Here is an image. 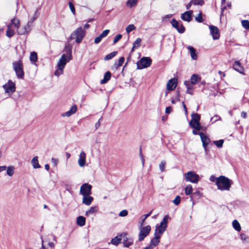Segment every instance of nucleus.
Returning a JSON list of instances; mask_svg holds the SVG:
<instances>
[{"mask_svg": "<svg viewBox=\"0 0 249 249\" xmlns=\"http://www.w3.org/2000/svg\"><path fill=\"white\" fill-rule=\"evenodd\" d=\"M215 184L218 189L221 191H229L232 184V181L225 176H220L217 178Z\"/></svg>", "mask_w": 249, "mask_h": 249, "instance_id": "f257e3e1", "label": "nucleus"}, {"mask_svg": "<svg viewBox=\"0 0 249 249\" xmlns=\"http://www.w3.org/2000/svg\"><path fill=\"white\" fill-rule=\"evenodd\" d=\"M171 219L168 215H166L164 216L163 218L160 222V224H157L156 226V228L155 230V233H157L160 236L163 233V232L166 231L167 224H168V219Z\"/></svg>", "mask_w": 249, "mask_h": 249, "instance_id": "f03ea898", "label": "nucleus"}, {"mask_svg": "<svg viewBox=\"0 0 249 249\" xmlns=\"http://www.w3.org/2000/svg\"><path fill=\"white\" fill-rule=\"evenodd\" d=\"M13 68L18 79H23L24 77L23 66L21 60L13 62Z\"/></svg>", "mask_w": 249, "mask_h": 249, "instance_id": "7ed1b4c3", "label": "nucleus"}, {"mask_svg": "<svg viewBox=\"0 0 249 249\" xmlns=\"http://www.w3.org/2000/svg\"><path fill=\"white\" fill-rule=\"evenodd\" d=\"M85 31L82 27H80L71 33L70 36V39L71 40L75 39V42L77 43H80L85 36Z\"/></svg>", "mask_w": 249, "mask_h": 249, "instance_id": "20e7f679", "label": "nucleus"}, {"mask_svg": "<svg viewBox=\"0 0 249 249\" xmlns=\"http://www.w3.org/2000/svg\"><path fill=\"white\" fill-rule=\"evenodd\" d=\"M152 64V60L149 57H142L137 63V67L138 69H142L148 68L151 66Z\"/></svg>", "mask_w": 249, "mask_h": 249, "instance_id": "39448f33", "label": "nucleus"}, {"mask_svg": "<svg viewBox=\"0 0 249 249\" xmlns=\"http://www.w3.org/2000/svg\"><path fill=\"white\" fill-rule=\"evenodd\" d=\"M184 177L186 181L193 183H197L200 179L198 175L193 171H189L185 173Z\"/></svg>", "mask_w": 249, "mask_h": 249, "instance_id": "423d86ee", "label": "nucleus"}, {"mask_svg": "<svg viewBox=\"0 0 249 249\" xmlns=\"http://www.w3.org/2000/svg\"><path fill=\"white\" fill-rule=\"evenodd\" d=\"M151 231V227L149 225L145 227H141L140 229L138 240L140 242L143 240L150 233Z\"/></svg>", "mask_w": 249, "mask_h": 249, "instance_id": "0eeeda50", "label": "nucleus"}, {"mask_svg": "<svg viewBox=\"0 0 249 249\" xmlns=\"http://www.w3.org/2000/svg\"><path fill=\"white\" fill-rule=\"evenodd\" d=\"M6 93L12 94L16 90L15 84L11 80H9L7 83L2 86Z\"/></svg>", "mask_w": 249, "mask_h": 249, "instance_id": "6e6552de", "label": "nucleus"}, {"mask_svg": "<svg viewBox=\"0 0 249 249\" xmlns=\"http://www.w3.org/2000/svg\"><path fill=\"white\" fill-rule=\"evenodd\" d=\"M92 186L89 183H84L80 187V194L82 196L91 194Z\"/></svg>", "mask_w": 249, "mask_h": 249, "instance_id": "1a4fd4ad", "label": "nucleus"}, {"mask_svg": "<svg viewBox=\"0 0 249 249\" xmlns=\"http://www.w3.org/2000/svg\"><path fill=\"white\" fill-rule=\"evenodd\" d=\"M171 23L172 26L175 28L178 32L180 34L183 33L185 31V28L183 25V24L181 23H180L178 21L175 19L173 18L171 21Z\"/></svg>", "mask_w": 249, "mask_h": 249, "instance_id": "9d476101", "label": "nucleus"}, {"mask_svg": "<svg viewBox=\"0 0 249 249\" xmlns=\"http://www.w3.org/2000/svg\"><path fill=\"white\" fill-rule=\"evenodd\" d=\"M123 243L125 247L128 248L132 245L133 243V240L131 238H128L126 233H123L121 234Z\"/></svg>", "mask_w": 249, "mask_h": 249, "instance_id": "9b49d317", "label": "nucleus"}, {"mask_svg": "<svg viewBox=\"0 0 249 249\" xmlns=\"http://www.w3.org/2000/svg\"><path fill=\"white\" fill-rule=\"evenodd\" d=\"M211 35L212 36L213 39H218L220 37L219 30L218 28L213 25H210Z\"/></svg>", "mask_w": 249, "mask_h": 249, "instance_id": "f8f14e48", "label": "nucleus"}, {"mask_svg": "<svg viewBox=\"0 0 249 249\" xmlns=\"http://www.w3.org/2000/svg\"><path fill=\"white\" fill-rule=\"evenodd\" d=\"M200 137L202 142V145L203 147H204V150L205 152H207L208 151L207 146L209 145L211 142L210 139L206 135H205L203 133H200Z\"/></svg>", "mask_w": 249, "mask_h": 249, "instance_id": "ddd939ff", "label": "nucleus"}, {"mask_svg": "<svg viewBox=\"0 0 249 249\" xmlns=\"http://www.w3.org/2000/svg\"><path fill=\"white\" fill-rule=\"evenodd\" d=\"M193 11L190 10L181 14V18L185 21L190 22L192 20Z\"/></svg>", "mask_w": 249, "mask_h": 249, "instance_id": "4468645a", "label": "nucleus"}, {"mask_svg": "<svg viewBox=\"0 0 249 249\" xmlns=\"http://www.w3.org/2000/svg\"><path fill=\"white\" fill-rule=\"evenodd\" d=\"M178 84V80L176 78L170 79L167 83V89L168 90H173L177 87Z\"/></svg>", "mask_w": 249, "mask_h": 249, "instance_id": "2eb2a0df", "label": "nucleus"}, {"mask_svg": "<svg viewBox=\"0 0 249 249\" xmlns=\"http://www.w3.org/2000/svg\"><path fill=\"white\" fill-rule=\"evenodd\" d=\"M70 60H69V59L67 58L65 54H63L59 60L57 67H59L64 69L66 63Z\"/></svg>", "mask_w": 249, "mask_h": 249, "instance_id": "dca6fc26", "label": "nucleus"}, {"mask_svg": "<svg viewBox=\"0 0 249 249\" xmlns=\"http://www.w3.org/2000/svg\"><path fill=\"white\" fill-rule=\"evenodd\" d=\"M31 30V25L27 23V24L22 27L19 26L18 28H17V32L18 35H24L25 33L29 32Z\"/></svg>", "mask_w": 249, "mask_h": 249, "instance_id": "f3484780", "label": "nucleus"}, {"mask_svg": "<svg viewBox=\"0 0 249 249\" xmlns=\"http://www.w3.org/2000/svg\"><path fill=\"white\" fill-rule=\"evenodd\" d=\"M86 154L84 151H82L79 156L78 160V163L80 167H84L86 164Z\"/></svg>", "mask_w": 249, "mask_h": 249, "instance_id": "a211bd4d", "label": "nucleus"}, {"mask_svg": "<svg viewBox=\"0 0 249 249\" xmlns=\"http://www.w3.org/2000/svg\"><path fill=\"white\" fill-rule=\"evenodd\" d=\"M161 236L154 233V237L151 239L150 245L154 248L158 246L160 242V238Z\"/></svg>", "mask_w": 249, "mask_h": 249, "instance_id": "6ab92c4d", "label": "nucleus"}, {"mask_svg": "<svg viewBox=\"0 0 249 249\" xmlns=\"http://www.w3.org/2000/svg\"><path fill=\"white\" fill-rule=\"evenodd\" d=\"M83 196L82 202L87 206L90 205L94 199L90 195Z\"/></svg>", "mask_w": 249, "mask_h": 249, "instance_id": "aec40b11", "label": "nucleus"}, {"mask_svg": "<svg viewBox=\"0 0 249 249\" xmlns=\"http://www.w3.org/2000/svg\"><path fill=\"white\" fill-rule=\"evenodd\" d=\"M187 48L189 51L192 59L196 60L197 59V54L196 50L191 46H187Z\"/></svg>", "mask_w": 249, "mask_h": 249, "instance_id": "412c9836", "label": "nucleus"}, {"mask_svg": "<svg viewBox=\"0 0 249 249\" xmlns=\"http://www.w3.org/2000/svg\"><path fill=\"white\" fill-rule=\"evenodd\" d=\"M77 110V106L75 105H73L69 111L63 113L62 116L63 117H65V116L70 117L71 115L75 113L76 112Z\"/></svg>", "mask_w": 249, "mask_h": 249, "instance_id": "4be33fe9", "label": "nucleus"}, {"mask_svg": "<svg viewBox=\"0 0 249 249\" xmlns=\"http://www.w3.org/2000/svg\"><path fill=\"white\" fill-rule=\"evenodd\" d=\"M66 52V55L68 56L69 60H71L72 59V48L70 44L66 45L64 49Z\"/></svg>", "mask_w": 249, "mask_h": 249, "instance_id": "5701e85b", "label": "nucleus"}, {"mask_svg": "<svg viewBox=\"0 0 249 249\" xmlns=\"http://www.w3.org/2000/svg\"><path fill=\"white\" fill-rule=\"evenodd\" d=\"M233 68L236 71L243 73L244 71V68L241 66V63L238 61H236L233 64Z\"/></svg>", "mask_w": 249, "mask_h": 249, "instance_id": "b1692460", "label": "nucleus"}, {"mask_svg": "<svg viewBox=\"0 0 249 249\" xmlns=\"http://www.w3.org/2000/svg\"><path fill=\"white\" fill-rule=\"evenodd\" d=\"M111 73L110 71H107L105 73L104 78L101 80L100 83L104 84L107 83L110 79Z\"/></svg>", "mask_w": 249, "mask_h": 249, "instance_id": "393cba45", "label": "nucleus"}, {"mask_svg": "<svg viewBox=\"0 0 249 249\" xmlns=\"http://www.w3.org/2000/svg\"><path fill=\"white\" fill-rule=\"evenodd\" d=\"M201 80V77L197 74H194L192 75L190 78V83L192 85L196 84L198 81Z\"/></svg>", "mask_w": 249, "mask_h": 249, "instance_id": "a878e982", "label": "nucleus"}, {"mask_svg": "<svg viewBox=\"0 0 249 249\" xmlns=\"http://www.w3.org/2000/svg\"><path fill=\"white\" fill-rule=\"evenodd\" d=\"M33 168L35 169L39 168L40 167V165L38 163V157L37 156L34 157L31 160Z\"/></svg>", "mask_w": 249, "mask_h": 249, "instance_id": "bb28decb", "label": "nucleus"}, {"mask_svg": "<svg viewBox=\"0 0 249 249\" xmlns=\"http://www.w3.org/2000/svg\"><path fill=\"white\" fill-rule=\"evenodd\" d=\"M14 34L15 31L11 28V25L10 24H9L7 26V29L6 31V35L7 36L10 38L14 36Z\"/></svg>", "mask_w": 249, "mask_h": 249, "instance_id": "cd10ccee", "label": "nucleus"}, {"mask_svg": "<svg viewBox=\"0 0 249 249\" xmlns=\"http://www.w3.org/2000/svg\"><path fill=\"white\" fill-rule=\"evenodd\" d=\"M86 218L82 216H79L77 218V224L81 227L85 225Z\"/></svg>", "mask_w": 249, "mask_h": 249, "instance_id": "c85d7f7f", "label": "nucleus"}, {"mask_svg": "<svg viewBox=\"0 0 249 249\" xmlns=\"http://www.w3.org/2000/svg\"><path fill=\"white\" fill-rule=\"evenodd\" d=\"M122 238L121 234L115 237L111 240V243L114 245H118L122 241Z\"/></svg>", "mask_w": 249, "mask_h": 249, "instance_id": "c756f323", "label": "nucleus"}, {"mask_svg": "<svg viewBox=\"0 0 249 249\" xmlns=\"http://www.w3.org/2000/svg\"><path fill=\"white\" fill-rule=\"evenodd\" d=\"M191 117H192V119L191 120V124L193 123V121H194L196 122H199L200 120V116L198 114L196 113H193L191 115Z\"/></svg>", "mask_w": 249, "mask_h": 249, "instance_id": "7c9ffc66", "label": "nucleus"}, {"mask_svg": "<svg viewBox=\"0 0 249 249\" xmlns=\"http://www.w3.org/2000/svg\"><path fill=\"white\" fill-rule=\"evenodd\" d=\"M39 9H40V8H38L36 9L33 17L28 22V23H29L31 26L33 22L38 17V16L39 15V13H38V11L39 10Z\"/></svg>", "mask_w": 249, "mask_h": 249, "instance_id": "2f4dec72", "label": "nucleus"}, {"mask_svg": "<svg viewBox=\"0 0 249 249\" xmlns=\"http://www.w3.org/2000/svg\"><path fill=\"white\" fill-rule=\"evenodd\" d=\"M98 207H97V206L91 207L90 208V209L89 210L86 211L85 214L87 216H89L90 214L94 213L97 212L98 211Z\"/></svg>", "mask_w": 249, "mask_h": 249, "instance_id": "473e14b6", "label": "nucleus"}, {"mask_svg": "<svg viewBox=\"0 0 249 249\" xmlns=\"http://www.w3.org/2000/svg\"><path fill=\"white\" fill-rule=\"evenodd\" d=\"M141 41L142 40L140 38H137L136 39V40L133 43L131 52H133L135 48H138L140 46Z\"/></svg>", "mask_w": 249, "mask_h": 249, "instance_id": "72a5a7b5", "label": "nucleus"}, {"mask_svg": "<svg viewBox=\"0 0 249 249\" xmlns=\"http://www.w3.org/2000/svg\"><path fill=\"white\" fill-rule=\"evenodd\" d=\"M30 60L33 64L35 63L37 61V53L36 52H33L31 53L30 56Z\"/></svg>", "mask_w": 249, "mask_h": 249, "instance_id": "f704fd0d", "label": "nucleus"}, {"mask_svg": "<svg viewBox=\"0 0 249 249\" xmlns=\"http://www.w3.org/2000/svg\"><path fill=\"white\" fill-rule=\"evenodd\" d=\"M232 224L233 227L236 231H241V228L240 225L237 220H234L232 221Z\"/></svg>", "mask_w": 249, "mask_h": 249, "instance_id": "c9c22d12", "label": "nucleus"}, {"mask_svg": "<svg viewBox=\"0 0 249 249\" xmlns=\"http://www.w3.org/2000/svg\"><path fill=\"white\" fill-rule=\"evenodd\" d=\"M137 1L138 0H128L126 5L127 7L131 8L137 4Z\"/></svg>", "mask_w": 249, "mask_h": 249, "instance_id": "e433bc0d", "label": "nucleus"}, {"mask_svg": "<svg viewBox=\"0 0 249 249\" xmlns=\"http://www.w3.org/2000/svg\"><path fill=\"white\" fill-rule=\"evenodd\" d=\"M12 24L13 25H14V26L17 29V28H18L19 25H20V23H19V20L18 19H16L15 18L12 19L11 20V23H10V24Z\"/></svg>", "mask_w": 249, "mask_h": 249, "instance_id": "4c0bfd02", "label": "nucleus"}, {"mask_svg": "<svg viewBox=\"0 0 249 249\" xmlns=\"http://www.w3.org/2000/svg\"><path fill=\"white\" fill-rule=\"evenodd\" d=\"M117 53V52L114 51L113 52L108 54H107L105 57L104 58V59L105 60H108L109 59H111L113 57H114Z\"/></svg>", "mask_w": 249, "mask_h": 249, "instance_id": "58836bf2", "label": "nucleus"}, {"mask_svg": "<svg viewBox=\"0 0 249 249\" xmlns=\"http://www.w3.org/2000/svg\"><path fill=\"white\" fill-rule=\"evenodd\" d=\"M193 191V188L191 185H188L185 189V193L186 195H189L192 194Z\"/></svg>", "mask_w": 249, "mask_h": 249, "instance_id": "ea45409f", "label": "nucleus"}, {"mask_svg": "<svg viewBox=\"0 0 249 249\" xmlns=\"http://www.w3.org/2000/svg\"><path fill=\"white\" fill-rule=\"evenodd\" d=\"M7 174L9 176H12L14 174V168L13 166H9L7 167Z\"/></svg>", "mask_w": 249, "mask_h": 249, "instance_id": "a19ab883", "label": "nucleus"}, {"mask_svg": "<svg viewBox=\"0 0 249 249\" xmlns=\"http://www.w3.org/2000/svg\"><path fill=\"white\" fill-rule=\"evenodd\" d=\"M63 69L57 67V69L55 70L54 74L55 76H59L60 75L63 74Z\"/></svg>", "mask_w": 249, "mask_h": 249, "instance_id": "79ce46f5", "label": "nucleus"}, {"mask_svg": "<svg viewBox=\"0 0 249 249\" xmlns=\"http://www.w3.org/2000/svg\"><path fill=\"white\" fill-rule=\"evenodd\" d=\"M213 143L218 148H221L223 146L224 140H220L218 141H213Z\"/></svg>", "mask_w": 249, "mask_h": 249, "instance_id": "37998d69", "label": "nucleus"}, {"mask_svg": "<svg viewBox=\"0 0 249 249\" xmlns=\"http://www.w3.org/2000/svg\"><path fill=\"white\" fill-rule=\"evenodd\" d=\"M136 28L135 26L133 24H129L126 28V32L127 33H129L132 31L135 30Z\"/></svg>", "mask_w": 249, "mask_h": 249, "instance_id": "c03bdc74", "label": "nucleus"}, {"mask_svg": "<svg viewBox=\"0 0 249 249\" xmlns=\"http://www.w3.org/2000/svg\"><path fill=\"white\" fill-rule=\"evenodd\" d=\"M166 164V162L165 160H162L160 162V163L159 165V168H160V170L161 172L164 171V168H165Z\"/></svg>", "mask_w": 249, "mask_h": 249, "instance_id": "a18cd8bd", "label": "nucleus"}, {"mask_svg": "<svg viewBox=\"0 0 249 249\" xmlns=\"http://www.w3.org/2000/svg\"><path fill=\"white\" fill-rule=\"evenodd\" d=\"M242 25L246 29H249V21L248 20H243L242 21Z\"/></svg>", "mask_w": 249, "mask_h": 249, "instance_id": "49530a36", "label": "nucleus"}, {"mask_svg": "<svg viewBox=\"0 0 249 249\" xmlns=\"http://www.w3.org/2000/svg\"><path fill=\"white\" fill-rule=\"evenodd\" d=\"M181 197L179 196H177L173 200V202L176 205H178L180 203Z\"/></svg>", "mask_w": 249, "mask_h": 249, "instance_id": "de8ad7c7", "label": "nucleus"}, {"mask_svg": "<svg viewBox=\"0 0 249 249\" xmlns=\"http://www.w3.org/2000/svg\"><path fill=\"white\" fill-rule=\"evenodd\" d=\"M193 4L195 5H202L204 3L203 0H191Z\"/></svg>", "mask_w": 249, "mask_h": 249, "instance_id": "09e8293b", "label": "nucleus"}, {"mask_svg": "<svg viewBox=\"0 0 249 249\" xmlns=\"http://www.w3.org/2000/svg\"><path fill=\"white\" fill-rule=\"evenodd\" d=\"M195 19L196 20V21L199 23H201L204 21V19L202 16L201 12H200L198 16L196 17Z\"/></svg>", "mask_w": 249, "mask_h": 249, "instance_id": "8fccbe9b", "label": "nucleus"}, {"mask_svg": "<svg viewBox=\"0 0 249 249\" xmlns=\"http://www.w3.org/2000/svg\"><path fill=\"white\" fill-rule=\"evenodd\" d=\"M240 238H241V239L243 242H249V238L245 233H241L240 234Z\"/></svg>", "mask_w": 249, "mask_h": 249, "instance_id": "3c124183", "label": "nucleus"}, {"mask_svg": "<svg viewBox=\"0 0 249 249\" xmlns=\"http://www.w3.org/2000/svg\"><path fill=\"white\" fill-rule=\"evenodd\" d=\"M152 213V211H150L148 213H147V214H144L142 216L143 217V218L142 219V222L141 223V225H142L143 224V222H144L145 220L148 217H149L151 214Z\"/></svg>", "mask_w": 249, "mask_h": 249, "instance_id": "603ef678", "label": "nucleus"}, {"mask_svg": "<svg viewBox=\"0 0 249 249\" xmlns=\"http://www.w3.org/2000/svg\"><path fill=\"white\" fill-rule=\"evenodd\" d=\"M192 128L196 130L197 131H200L203 130L202 127L201 126L200 123L196 124V126L192 124Z\"/></svg>", "mask_w": 249, "mask_h": 249, "instance_id": "864d4df0", "label": "nucleus"}, {"mask_svg": "<svg viewBox=\"0 0 249 249\" xmlns=\"http://www.w3.org/2000/svg\"><path fill=\"white\" fill-rule=\"evenodd\" d=\"M124 61V57H120L118 60V63L117 64L116 67L118 68V67H121L123 64Z\"/></svg>", "mask_w": 249, "mask_h": 249, "instance_id": "5fc2aeb1", "label": "nucleus"}, {"mask_svg": "<svg viewBox=\"0 0 249 249\" xmlns=\"http://www.w3.org/2000/svg\"><path fill=\"white\" fill-rule=\"evenodd\" d=\"M69 5L70 8L71 12L72 13V14L74 15H75V8H74L73 4H72V3L71 2H69Z\"/></svg>", "mask_w": 249, "mask_h": 249, "instance_id": "6e6d98bb", "label": "nucleus"}, {"mask_svg": "<svg viewBox=\"0 0 249 249\" xmlns=\"http://www.w3.org/2000/svg\"><path fill=\"white\" fill-rule=\"evenodd\" d=\"M122 37V35L121 34H118L115 36L113 39V44H116Z\"/></svg>", "mask_w": 249, "mask_h": 249, "instance_id": "4d7b16f0", "label": "nucleus"}, {"mask_svg": "<svg viewBox=\"0 0 249 249\" xmlns=\"http://www.w3.org/2000/svg\"><path fill=\"white\" fill-rule=\"evenodd\" d=\"M225 3H226V0H221V14L223 13L224 9H225L226 8Z\"/></svg>", "mask_w": 249, "mask_h": 249, "instance_id": "13d9d810", "label": "nucleus"}, {"mask_svg": "<svg viewBox=\"0 0 249 249\" xmlns=\"http://www.w3.org/2000/svg\"><path fill=\"white\" fill-rule=\"evenodd\" d=\"M184 85L186 87L187 89H193L192 84H191V83L188 81H185L184 82Z\"/></svg>", "mask_w": 249, "mask_h": 249, "instance_id": "bf43d9fd", "label": "nucleus"}, {"mask_svg": "<svg viewBox=\"0 0 249 249\" xmlns=\"http://www.w3.org/2000/svg\"><path fill=\"white\" fill-rule=\"evenodd\" d=\"M128 214V212L126 210H124L121 211L119 214V215L121 217H124Z\"/></svg>", "mask_w": 249, "mask_h": 249, "instance_id": "052dcab7", "label": "nucleus"}, {"mask_svg": "<svg viewBox=\"0 0 249 249\" xmlns=\"http://www.w3.org/2000/svg\"><path fill=\"white\" fill-rule=\"evenodd\" d=\"M172 17V14H168L165 15L164 17L162 18L163 21H168L171 17Z\"/></svg>", "mask_w": 249, "mask_h": 249, "instance_id": "680f3d73", "label": "nucleus"}, {"mask_svg": "<svg viewBox=\"0 0 249 249\" xmlns=\"http://www.w3.org/2000/svg\"><path fill=\"white\" fill-rule=\"evenodd\" d=\"M103 38V37L101 35H100V36H98V37H96L94 39V43H95V44H98V43H100V42L101 41V40H102V38Z\"/></svg>", "mask_w": 249, "mask_h": 249, "instance_id": "e2e57ef3", "label": "nucleus"}, {"mask_svg": "<svg viewBox=\"0 0 249 249\" xmlns=\"http://www.w3.org/2000/svg\"><path fill=\"white\" fill-rule=\"evenodd\" d=\"M109 30L107 29L104 30L100 35L103 38L107 36L109 32Z\"/></svg>", "mask_w": 249, "mask_h": 249, "instance_id": "0e129e2a", "label": "nucleus"}, {"mask_svg": "<svg viewBox=\"0 0 249 249\" xmlns=\"http://www.w3.org/2000/svg\"><path fill=\"white\" fill-rule=\"evenodd\" d=\"M220 119V117L218 115H215L213 117L211 118V121L214 123L216 121H218Z\"/></svg>", "mask_w": 249, "mask_h": 249, "instance_id": "69168bd1", "label": "nucleus"}, {"mask_svg": "<svg viewBox=\"0 0 249 249\" xmlns=\"http://www.w3.org/2000/svg\"><path fill=\"white\" fill-rule=\"evenodd\" d=\"M140 156L141 157V161H142V165L143 167L144 165V157H143V155L142 154L141 149H140Z\"/></svg>", "mask_w": 249, "mask_h": 249, "instance_id": "338daca9", "label": "nucleus"}, {"mask_svg": "<svg viewBox=\"0 0 249 249\" xmlns=\"http://www.w3.org/2000/svg\"><path fill=\"white\" fill-rule=\"evenodd\" d=\"M172 111V108L171 107H168L165 109V113L166 114H169Z\"/></svg>", "mask_w": 249, "mask_h": 249, "instance_id": "774afa93", "label": "nucleus"}]
</instances>
